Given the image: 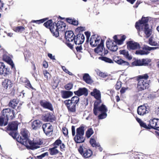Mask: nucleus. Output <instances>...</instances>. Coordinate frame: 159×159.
Segmentation results:
<instances>
[{
  "label": "nucleus",
  "mask_w": 159,
  "mask_h": 159,
  "mask_svg": "<svg viewBox=\"0 0 159 159\" xmlns=\"http://www.w3.org/2000/svg\"><path fill=\"white\" fill-rule=\"evenodd\" d=\"M148 17H144L143 16L141 20L136 22L135 27L138 30L139 35V32L141 29L144 31L147 38H148L151 35L152 30L151 27L149 28V26L148 24Z\"/></svg>",
  "instance_id": "f257e3e1"
},
{
  "label": "nucleus",
  "mask_w": 159,
  "mask_h": 159,
  "mask_svg": "<svg viewBox=\"0 0 159 159\" xmlns=\"http://www.w3.org/2000/svg\"><path fill=\"white\" fill-rule=\"evenodd\" d=\"M18 124L16 121H12L9 123L7 127V131H10L8 133L14 139L17 141L16 144L19 149H20V139H19V137L20 135L19 134L17 138L16 137L18 134L17 129Z\"/></svg>",
  "instance_id": "f03ea898"
},
{
  "label": "nucleus",
  "mask_w": 159,
  "mask_h": 159,
  "mask_svg": "<svg viewBox=\"0 0 159 159\" xmlns=\"http://www.w3.org/2000/svg\"><path fill=\"white\" fill-rule=\"evenodd\" d=\"M66 26V24L63 21H59L57 23L54 22L52 25L49 29L53 35L56 37H57L59 36V31H64Z\"/></svg>",
  "instance_id": "7ed1b4c3"
},
{
  "label": "nucleus",
  "mask_w": 159,
  "mask_h": 159,
  "mask_svg": "<svg viewBox=\"0 0 159 159\" xmlns=\"http://www.w3.org/2000/svg\"><path fill=\"white\" fill-rule=\"evenodd\" d=\"M107 108L106 106L103 104H102L100 106L97 107L96 109H93V111L95 116L98 115V112H100V114L98 116V118L99 120L105 118L107 116Z\"/></svg>",
  "instance_id": "20e7f679"
},
{
  "label": "nucleus",
  "mask_w": 159,
  "mask_h": 159,
  "mask_svg": "<svg viewBox=\"0 0 159 159\" xmlns=\"http://www.w3.org/2000/svg\"><path fill=\"white\" fill-rule=\"evenodd\" d=\"M42 143V141L39 139L32 141L29 139L22 146H24L28 149L34 150L40 148L39 145Z\"/></svg>",
  "instance_id": "39448f33"
},
{
  "label": "nucleus",
  "mask_w": 159,
  "mask_h": 159,
  "mask_svg": "<svg viewBox=\"0 0 159 159\" xmlns=\"http://www.w3.org/2000/svg\"><path fill=\"white\" fill-rule=\"evenodd\" d=\"M15 110L10 108H5L2 111L1 113L6 119H7L8 122L9 119L12 120L15 117L16 113H17L18 111L16 109Z\"/></svg>",
  "instance_id": "423d86ee"
},
{
  "label": "nucleus",
  "mask_w": 159,
  "mask_h": 159,
  "mask_svg": "<svg viewBox=\"0 0 159 159\" xmlns=\"http://www.w3.org/2000/svg\"><path fill=\"white\" fill-rule=\"evenodd\" d=\"M78 151L80 155L85 158L90 157L93 154V152L91 150L87 149L81 145L78 148Z\"/></svg>",
  "instance_id": "0eeeda50"
},
{
  "label": "nucleus",
  "mask_w": 159,
  "mask_h": 159,
  "mask_svg": "<svg viewBox=\"0 0 159 159\" xmlns=\"http://www.w3.org/2000/svg\"><path fill=\"white\" fill-rule=\"evenodd\" d=\"M20 134L22 135V136H20V144L22 146L30 139V133L27 129L25 128L22 129L20 131Z\"/></svg>",
  "instance_id": "6e6552de"
},
{
  "label": "nucleus",
  "mask_w": 159,
  "mask_h": 159,
  "mask_svg": "<svg viewBox=\"0 0 159 159\" xmlns=\"http://www.w3.org/2000/svg\"><path fill=\"white\" fill-rule=\"evenodd\" d=\"M137 88L139 91H141L148 89L149 87V82L145 80H138Z\"/></svg>",
  "instance_id": "1a4fd4ad"
},
{
  "label": "nucleus",
  "mask_w": 159,
  "mask_h": 159,
  "mask_svg": "<svg viewBox=\"0 0 159 159\" xmlns=\"http://www.w3.org/2000/svg\"><path fill=\"white\" fill-rule=\"evenodd\" d=\"M10 74V69L3 62H0V75L5 76Z\"/></svg>",
  "instance_id": "9d476101"
},
{
  "label": "nucleus",
  "mask_w": 159,
  "mask_h": 159,
  "mask_svg": "<svg viewBox=\"0 0 159 159\" xmlns=\"http://www.w3.org/2000/svg\"><path fill=\"white\" fill-rule=\"evenodd\" d=\"M54 116L50 112L43 114L41 117V119L44 122H52L54 120Z\"/></svg>",
  "instance_id": "9b49d317"
},
{
  "label": "nucleus",
  "mask_w": 159,
  "mask_h": 159,
  "mask_svg": "<svg viewBox=\"0 0 159 159\" xmlns=\"http://www.w3.org/2000/svg\"><path fill=\"white\" fill-rule=\"evenodd\" d=\"M149 129H154L155 130H158L159 128V119L153 118L149 121Z\"/></svg>",
  "instance_id": "f8f14e48"
},
{
  "label": "nucleus",
  "mask_w": 159,
  "mask_h": 159,
  "mask_svg": "<svg viewBox=\"0 0 159 159\" xmlns=\"http://www.w3.org/2000/svg\"><path fill=\"white\" fill-rule=\"evenodd\" d=\"M39 103L41 106L43 108L48 109L51 111H53L52 105L49 101L45 100H41L40 101Z\"/></svg>",
  "instance_id": "ddd939ff"
},
{
  "label": "nucleus",
  "mask_w": 159,
  "mask_h": 159,
  "mask_svg": "<svg viewBox=\"0 0 159 159\" xmlns=\"http://www.w3.org/2000/svg\"><path fill=\"white\" fill-rule=\"evenodd\" d=\"M74 93L75 95L78 97H80L83 95L87 96L88 94V90L85 87L79 88L77 91H74Z\"/></svg>",
  "instance_id": "4468645a"
},
{
  "label": "nucleus",
  "mask_w": 159,
  "mask_h": 159,
  "mask_svg": "<svg viewBox=\"0 0 159 159\" xmlns=\"http://www.w3.org/2000/svg\"><path fill=\"white\" fill-rule=\"evenodd\" d=\"M110 42L108 40H107L106 43V45L107 48L109 50H110L112 52H116L117 51L118 48V47L117 46L116 43L113 42L111 40L110 43L111 44H109Z\"/></svg>",
  "instance_id": "2eb2a0df"
},
{
  "label": "nucleus",
  "mask_w": 159,
  "mask_h": 159,
  "mask_svg": "<svg viewBox=\"0 0 159 159\" xmlns=\"http://www.w3.org/2000/svg\"><path fill=\"white\" fill-rule=\"evenodd\" d=\"M149 108L144 105L140 106L137 108L138 114L142 116L148 113L149 112Z\"/></svg>",
  "instance_id": "dca6fc26"
},
{
  "label": "nucleus",
  "mask_w": 159,
  "mask_h": 159,
  "mask_svg": "<svg viewBox=\"0 0 159 159\" xmlns=\"http://www.w3.org/2000/svg\"><path fill=\"white\" fill-rule=\"evenodd\" d=\"M127 48L129 50H135L139 48L140 46L138 43L130 41L127 43Z\"/></svg>",
  "instance_id": "f3484780"
},
{
  "label": "nucleus",
  "mask_w": 159,
  "mask_h": 159,
  "mask_svg": "<svg viewBox=\"0 0 159 159\" xmlns=\"http://www.w3.org/2000/svg\"><path fill=\"white\" fill-rule=\"evenodd\" d=\"M104 40L102 39L100 43L94 50L95 52L99 54L101 56V54L102 53L103 51V49L104 48Z\"/></svg>",
  "instance_id": "a211bd4d"
},
{
  "label": "nucleus",
  "mask_w": 159,
  "mask_h": 159,
  "mask_svg": "<svg viewBox=\"0 0 159 159\" xmlns=\"http://www.w3.org/2000/svg\"><path fill=\"white\" fill-rule=\"evenodd\" d=\"M3 60L9 64L11 66V68L13 70L15 69L14 64L13 63V61L11 57L6 55H4L3 57Z\"/></svg>",
  "instance_id": "6ab92c4d"
},
{
  "label": "nucleus",
  "mask_w": 159,
  "mask_h": 159,
  "mask_svg": "<svg viewBox=\"0 0 159 159\" xmlns=\"http://www.w3.org/2000/svg\"><path fill=\"white\" fill-rule=\"evenodd\" d=\"M113 61L118 64L122 66H128L129 65L128 62L122 60L118 56L114 58Z\"/></svg>",
  "instance_id": "aec40b11"
},
{
  "label": "nucleus",
  "mask_w": 159,
  "mask_h": 159,
  "mask_svg": "<svg viewBox=\"0 0 159 159\" xmlns=\"http://www.w3.org/2000/svg\"><path fill=\"white\" fill-rule=\"evenodd\" d=\"M2 85L4 90H9L12 87V83L10 80L6 79L2 82Z\"/></svg>",
  "instance_id": "412c9836"
},
{
  "label": "nucleus",
  "mask_w": 159,
  "mask_h": 159,
  "mask_svg": "<svg viewBox=\"0 0 159 159\" xmlns=\"http://www.w3.org/2000/svg\"><path fill=\"white\" fill-rule=\"evenodd\" d=\"M65 38L69 42H72L74 38V34L71 30L64 31Z\"/></svg>",
  "instance_id": "4be33fe9"
},
{
  "label": "nucleus",
  "mask_w": 159,
  "mask_h": 159,
  "mask_svg": "<svg viewBox=\"0 0 159 159\" xmlns=\"http://www.w3.org/2000/svg\"><path fill=\"white\" fill-rule=\"evenodd\" d=\"M64 103L66 106L69 111L71 112H75L76 111V105L70 104L67 101H65Z\"/></svg>",
  "instance_id": "5701e85b"
},
{
  "label": "nucleus",
  "mask_w": 159,
  "mask_h": 159,
  "mask_svg": "<svg viewBox=\"0 0 159 159\" xmlns=\"http://www.w3.org/2000/svg\"><path fill=\"white\" fill-rule=\"evenodd\" d=\"M74 139L76 143H79L84 142L85 138L84 137V135L76 134Z\"/></svg>",
  "instance_id": "b1692460"
},
{
  "label": "nucleus",
  "mask_w": 159,
  "mask_h": 159,
  "mask_svg": "<svg viewBox=\"0 0 159 159\" xmlns=\"http://www.w3.org/2000/svg\"><path fill=\"white\" fill-rule=\"evenodd\" d=\"M91 96H93L96 99H100L101 98V94L99 90L95 88L90 93Z\"/></svg>",
  "instance_id": "393cba45"
},
{
  "label": "nucleus",
  "mask_w": 159,
  "mask_h": 159,
  "mask_svg": "<svg viewBox=\"0 0 159 159\" xmlns=\"http://www.w3.org/2000/svg\"><path fill=\"white\" fill-rule=\"evenodd\" d=\"M61 97L63 98H67L71 96L73 93L71 91L62 90L61 91Z\"/></svg>",
  "instance_id": "a878e982"
},
{
  "label": "nucleus",
  "mask_w": 159,
  "mask_h": 159,
  "mask_svg": "<svg viewBox=\"0 0 159 159\" xmlns=\"http://www.w3.org/2000/svg\"><path fill=\"white\" fill-rule=\"evenodd\" d=\"M42 124L39 120H35L32 123L31 126L34 129L36 130L40 128Z\"/></svg>",
  "instance_id": "bb28decb"
},
{
  "label": "nucleus",
  "mask_w": 159,
  "mask_h": 159,
  "mask_svg": "<svg viewBox=\"0 0 159 159\" xmlns=\"http://www.w3.org/2000/svg\"><path fill=\"white\" fill-rule=\"evenodd\" d=\"M83 80L87 84H91L93 82L91 77L88 73H85L84 74L83 77Z\"/></svg>",
  "instance_id": "cd10ccee"
},
{
  "label": "nucleus",
  "mask_w": 159,
  "mask_h": 159,
  "mask_svg": "<svg viewBox=\"0 0 159 159\" xmlns=\"http://www.w3.org/2000/svg\"><path fill=\"white\" fill-rule=\"evenodd\" d=\"M119 53L120 54L123 55L125 57L129 60H130L132 58V56L129 55L128 51L126 50H120Z\"/></svg>",
  "instance_id": "c85d7f7f"
},
{
  "label": "nucleus",
  "mask_w": 159,
  "mask_h": 159,
  "mask_svg": "<svg viewBox=\"0 0 159 159\" xmlns=\"http://www.w3.org/2000/svg\"><path fill=\"white\" fill-rule=\"evenodd\" d=\"M80 98L77 96H74L72 97L71 100H67L65 101H67L70 103H71L72 104H74L76 105L78 104Z\"/></svg>",
  "instance_id": "c756f323"
},
{
  "label": "nucleus",
  "mask_w": 159,
  "mask_h": 159,
  "mask_svg": "<svg viewBox=\"0 0 159 159\" xmlns=\"http://www.w3.org/2000/svg\"><path fill=\"white\" fill-rule=\"evenodd\" d=\"M0 116V126H5L8 124L7 119H6L4 116H2V113Z\"/></svg>",
  "instance_id": "7c9ffc66"
},
{
  "label": "nucleus",
  "mask_w": 159,
  "mask_h": 159,
  "mask_svg": "<svg viewBox=\"0 0 159 159\" xmlns=\"http://www.w3.org/2000/svg\"><path fill=\"white\" fill-rule=\"evenodd\" d=\"M66 21L69 24L77 26L78 24V21L77 20L75 19L71 18L70 17L66 18Z\"/></svg>",
  "instance_id": "2f4dec72"
},
{
  "label": "nucleus",
  "mask_w": 159,
  "mask_h": 159,
  "mask_svg": "<svg viewBox=\"0 0 159 159\" xmlns=\"http://www.w3.org/2000/svg\"><path fill=\"white\" fill-rule=\"evenodd\" d=\"M84 126H81L76 129V134L84 135Z\"/></svg>",
  "instance_id": "473e14b6"
},
{
  "label": "nucleus",
  "mask_w": 159,
  "mask_h": 159,
  "mask_svg": "<svg viewBox=\"0 0 159 159\" xmlns=\"http://www.w3.org/2000/svg\"><path fill=\"white\" fill-rule=\"evenodd\" d=\"M18 102V100H17L16 99H14L10 101L8 104V106L13 109H14L15 107L17 106Z\"/></svg>",
  "instance_id": "72a5a7b5"
},
{
  "label": "nucleus",
  "mask_w": 159,
  "mask_h": 159,
  "mask_svg": "<svg viewBox=\"0 0 159 159\" xmlns=\"http://www.w3.org/2000/svg\"><path fill=\"white\" fill-rule=\"evenodd\" d=\"M80 33L78 34L76 36L74 35V38L73 41L75 44L76 45H81L82 43L81 42V39L79 36Z\"/></svg>",
  "instance_id": "f704fd0d"
},
{
  "label": "nucleus",
  "mask_w": 159,
  "mask_h": 159,
  "mask_svg": "<svg viewBox=\"0 0 159 159\" xmlns=\"http://www.w3.org/2000/svg\"><path fill=\"white\" fill-rule=\"evenodd\" d=\"M149 53V52L148 51L145 50H139L136 51L135 52V54L137 55H147Z\"/></svg>",
  "instance_id": "c9c22d12"
},
{
  "label": "nucleus",
  "mask_w": 159,
  "mask_h": 159,
  "mask_svg": "<svg viewBox=\"0 0 159 159\" xmlns=\"http://www.w3.org/2000/svg\"><path fill=\"white\" fill-rule=\"evenodd\" d=\"M98 59L106 62L110 63H113V61L111 59L105 57L101 56L98 57Z\"/></svg>",
  "instance_id": "e433bc0d"
},
{
  "label": "nucleus",
  "mask_w": 159,
  "mask_h": 159,
  "mask_svg": "<svg viewBox=\"0 0 159 159\" xmlns=\"http://www.w3.org/2000/svg\"><path fill=\"white\" fill-rule=\"evenodd\" d=\"M94 133L93 131L92 128H90L88 129L87 131L86 132L85 135L86 137L89 138Z\"/></svg>",
  "instance_id": "4c0bfd02"
},
{
  "label": "nucleus",
  "mask_w": 159,
  "mask_h": 159,
  "mask_svg": "<svg viewBox=\"0 0 159 159\" xmlns=\"http://www.w3.org/2000/svg\"><path fill=\"white\" fill-rule=\"evenodd\" d=\"M149 76L148 74H145L142 75H139L137 77L138 80H147Z\"/></svg>",
  "instance_id": "58836bf2"
},
{
  "label": "nucleus",
  "mask_w": 159,
  "mask_h": 159,
  "mask_svg": "<svg viewBox=\"0 0 159 159\" xmlns=\"http://www.w3.org/2000/svg\"><path fill=\"white\" fill-rule=\"evenodd\" d=\"M151 61V59L148 58H143L142 59V66H147L149 63Z\"/></svg>",
  "instance_id": "ea45409f"
},
{
  "label": "nucleus",
  "mask_w": 159,
  "mask_h": 159,
  "mask_svg": "<svg viewBox=\"0 0 159 159\" xmlns=\"http://www.w3.org/2000/svg\"><path fill=\"white\" fill-rule=\"evenodd\" d=\"M148 43L151 45L156 46L157 45V42L153 40V38L151 36L149 39Z\"/></svg>",
  "instance_id": "a19ab883"
},
{
  "label": "nucleus",
  "mask_w": 159,
  "mask_h": 159,
  "mask_svg": "<svg viewBox=\"0 0 159 159\" xmlns=\"http://www.w3.org/2000/svg\"><path fill=\"white\" fill-rule=\"evenodd\" d=\"M50 154L51 155H55L59 152V151L57 149L50 148L49 149Z\"/></svg>",
  "instance_id": "79ce46f5"
},
{
  "label": "nucleus",
  "mask_w": 159,
  "mask_h": 159,
  "mask_svg": "<svg viewBox=\"0 0 159 159\" xmlns=\"http://www.w3.org/2000/svg\"><path fill=\"white\" fill-rule=\"evenodd\" d=\"M97 100L95 101L93 104V109H95L97 108V107H99V105L101 103L102 101L100 99H96Z\"/></svg>",
  "instance_id": "37998d69"
},
{
  "label": "nucleus",
  "mask_w": 159,
  "mask_h": 159,
  "mask_svg": "<svg viewBox=\"0 0 159 159\" xmlns=\"http://www.w3.org/2000/svg\"><path fill=\"white\" fill-rule=\"evenodd\" d=\"M142 59L136 60L132 62V65L134 66H142Z\"/></svg>",
  "instance_id": "c03bdc74"
},
{
  "label": "nucleus",
  "mask_w": 159,
  "mask_h": 159,
  "mask_svg": "<svg viewBox=\"0 0 159 159\" xmlns=\"http://www.w3.org/2000/svg\"><path fill=\"white\" fill-rule=\"evenodd\" d=\"M52 24V20H50L45 22L43 24V25L46 28L50 29V27Z\"/></svg>",
  "instance_id": "a18cd8bd"
},
{
  "label": "nucleus",
  "mask_w": 159,
  "mask_h": 159,
  "mask_svg": "<svg viewBox=\"0 0 159 159\" xmlns=\"http://www.w3.org/2000/svg\"><path fill=\"white\" fill-rule=\"evenodd\" d=\"M48 19V18H46L42 19H41L39 20H32V22L38 24H40L46 21Z\"/></svg>",
  "instance_id": "49530a36"
},
{
  "label": "nucleus",
  "mask_w": 159,
  "mask_h": 159,
  "mask_svg": "<svg viewBox=\"0 0 159 159\" xmlns=\"http://www.w3.org/2000/svg\"><path fill=\"white\" fill-rule=\"evenodd\" d=\"M89 142L92 146L93 147H97V145L98 144L96 143L95 140L92 137L90 139Z\"/></svg>",
  "instance_id": "de8ad7c7"
},
{
  "label": "nucleus",
  "mask_w": 159,
  "mask_h": 159,
  "mask_svg": "<svg viewBox=\"0 0 159 159\" xmlns=\"http://www.w3.org/2000/svg\"><path fill=\"white\" fill-rule=\"evenodd\" d=\"M48 152H46L42 153L40 155L37 156L36 157H34L36 159L37 158L38 159H42L44 157L46 156H48Z\"/></svg>",
  "instance_id": "09e8293b"
},
{
  "label": "nucleus",
  "mask_w": 159,
  "mask_h": 159,
  "mask_svg": "<svg viewBox=\"0 0 159 159\" xmlns=\"http://www.w3.org/2000/svg\"><path fill=\"white\" fill-rule=\"evenodd\" d=\"M156 48V47H151L146 45H144L143 47V50L148 51V52L152 50L155 49Z\"/></svg>",
  "instance_id": "8fccbe9b"
},
{
  "label": "nucleus",
  "mask_w": 159,
  "mask_h": 159,
  "mask_svg": "<svg viewBox=\"0 0 159 159\" xmlns=\"http://www.w3.org/2000/svg\"><path fill=\"white\" fill-rule=\"evenodd\" d=\"M73 87V84L71 83H69L65 85V88L66 90H69L72 89Z\"/></svg>",
  "instance_id": "3c124183"
},
{
  "label": "nucleus",
  "mask_w": 159,
  "mask_h": 159,
  "mask_svg": "<svg viewBox=\"0 0 159 159\" xmlns=\"http://www.w3.org/2000/svg\"><path fill=\"white\" fill-rule=\"evenodd\" d=\"M140 126L142 127H143L145 129H149V128H150V125H149V123L148 125H147L146 124L144 123L143 121L141 123H140L139 124Z\"/></svg>",
  "instance_id": "603ef678"
},
{
  "label": "nucleus",
  "mask_w": 159,
  "mask_h": 159,
  "mask_svg": "<svg viewBox=\"0 0 159 159\" xmlns=\"http://www.w3.org/2000/svg\"><path fill=\"white\" fill-rule=\"evenodd\" d=\"M62 69L66 73L70 75H73V74L71 72H70L68 69H66L65 66H61Z\"/></svg>",
  "instance_id": "864d4df0"
},
{
  "label": "nucleus",
  "mask_w": 159,
  "mask_h": 159,
  "mask_svg": "<svg viewBox=\"0 0 159 159\" xmlns=\"http://www.w3.org/2000/svg\"><path fill=\"white\" fill-rule=\"evenodd\" d=\"M125 39L126 36L125 35H123L122 36H121L120 39L119 40L118 44H121L125 40Z\"/></svg>",
  "instance_id": "5fc2aeb1"
},
{
  "label": "nucleus",
  "mask_w": 159,
  "mask_h": 159,
  "mask_svg": "<svg viewBox=\"0 0 159 159\" xmlns=\"http://www.w3.org/2000/svg\"><path fill=\"white\" fill-rule=\"evenodd\" d=\"M45 134L48 136L50 135L53 132V130H47L45 129L43 131Z\"/></svg>",
  "instance_id": "6e6d98bb"
},
{
  "label": "nucleus",
  "mask_w": 159,
  "mask_h": 159,
  "mask_svg": "<svg viewBox=\"0 0 159 159\" xmlns=\"http://www.w3.org/2000/svg\"><path fill=\"white\" fill-rule=\"evenodd\" d=\"M121 83L120 81H118L115 86V88L117 90H118L121 87Z\"/></svg>",
  "instance_id": "4d7b16f0"
},
{
  "label": "nucleus",
  "mask_w": 159,
  "mask_h": 159,
  "mask_svg": "<svg viewBox=\"0 0 159 159\" xmlns=\"http://www.w3.org/2000/svg\"><path fill=\"white\" fill-rule=\"evenodd\" d=\"M44 75L45 77L47 79H48V78H50L51 77L50 74L47 70L44 71Z\"/></svg>",
  "instance_id": "13d9d810"
},
{
  "label": "nucleus",
  "mask_w": 159,
  "mask_h": 159,
  "mask_svg": "<svg viewBox=\"0 0 159 159\" xmlns=\"http://www.w3.org/2000/svg\"><path fill=\"white\" fill-rule=\"evenodd\" d=\"M62 143V141L60 139L56 140L53 143V145H55L58 146L60 145Z\"/></svg>",
  "instance_id": "bf43d9fd"
},
{
  "label": "nucleus",
  "mask_w": 159,
  "mask_h": 159,
  "mask_svg": "<svg viewBox=\"0 0 159 159\" xmlns=\"http://www.w3.org/2000/svg\"><path fill=\"white\" fill-rule=\"evenodd\" d=\"M95 38H96L95 37V35L94 34L92 35L91 37L90 40V44L91 45H92L93 41L95 40Z\"/></svg>",
  "instance_id": "052dcab7"
},
{
  "label": "nucleus",
  "mask_w": 159,
  "mask_h": 159,
  "mask_svg": "<svg viewBox=\"0 0 159 159\" xmlns=\"http://www.w3.org/2000/svg\"><path fill=\"white\" fill-rule=\"evenodd\" d=\"M62 131L63 134L65 136L67 135L68 134V130L66 127L62 128Z\"/></svg>",
  "instance_id": "680f3d73"
},
{
  "label": "nucleus",
  "mask_w": 159,
  "mask_h": 159,
  "mask_svg": "<svg viewBox=\"0 0 159 159\" xmlns=\"http://www.w3.org/2000/svg\"><path fill=\"white\" fill-rule=\"evenodd\" d=\"M79 36L80 37L81 39V43H82L84 41L85 39V37L84 35L80 33Z\"/></svg>",
  "instance_id": "e2e57ef3"
},
{
  "label": "nucleus",
  "mask_w": 159,
  "mask_h": 159,
  "mask_svg": "<svg viewBox=\"0 0 159 159\" xmlns=\"http://www.w3.org/2000/svg\"><path fill=\"white\" fill-rule=\"evenodd\" d=\"M95 43L93 44H92L93 47L96 46L99 43L100 41V39L98 38H96L95 39Z\"/></svg>",
  "instance_id": "0e129e2a"
},
{
  "label": "nucleus",
  "mask_w": 159,
  "mask_h": 159,
  "mask_svg": "<svg viewBox=\"0 0 159 159\" xmlns=\"http://www.w3.org/2000/svg\"><path fill=\"white\" fill-rule=\"evenodd\" d=\"M48 56L50 59L52 60H56L55 56H53L52 54L48 53Z\"/></svg>",
  "instance_id": "69168bd1"
},
{
  "label": "nucleus",
  "mask_w": 159,
  "mask_h": 159,
  "mask_svg": "<svg viewBox=\"0 0 159 159\" xmlns=\"http://www.w3.org/2000/svg\"><path fill=\"white\" fill-rule=\"evenodd\" d=\"M26 83L27 84H26V86H25L26 87L30 88L33 89H34L32 86L29 80Z\"/></svg>",
  "instance_id": "338daca9"
},
{
  "label": "nucleus",
  "mask_w": 159,
  "mask_h": 159,
  "mask_svg": "<svg viewBox=\"0 0 159 159\" xmlns=\"http://www.w3.org/2000/svg\"><path fill=\"white\" fill-rule=\"evenodd\" d=\"M29 80L26 78H20V81L22 83H26Z\"/></svg>",
  "instance_id": "774afa93"
}]
</instances>
